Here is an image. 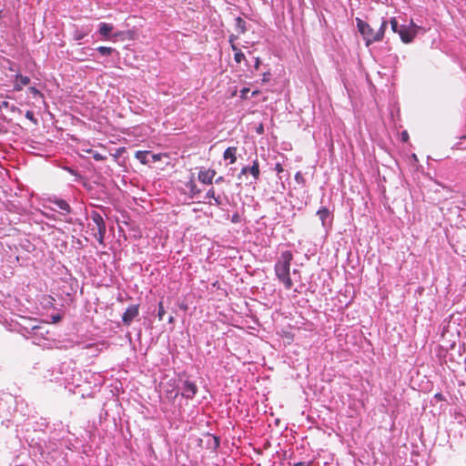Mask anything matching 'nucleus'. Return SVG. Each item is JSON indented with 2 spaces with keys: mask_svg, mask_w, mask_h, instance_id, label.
<instances>
[{
  "mask_svg": "<svg viewBox=\"0 0 466 466\" xmlns=\"http://www.w3.org/2000/svg\"><path fill=\"white\" fill-rule=\"evenodd\" d=\"M402 136H403V138H406L407 134L406 133H402Z\"/></svg>",
  "mask_w": 466,
  "mask_h": 466,
  "instance_id": "nucleus-43",
  "label": "nucleus"
},
{
  "mask_svg": "<svg viewBox=\"0 0 466 466\" xmlns=\"http://www.w3.org/2000/svg\"><path fill=\"white\" fill-rule=\"evenodd\" d=\"M236 30L238 34H244L246 32V22L240 16H238L236 19Z\"/></svg>",
  "mask_w": 466,
  "mask_h": 466,
  "instance_id": "nucleus-13",
  "label": "nucleus"
},
{
  "mask_svg": "<svg viewBox=\"0 0 466 466\" xmlns=\"http://www.w3.org/2000/svg\"><path fill=\"white\" fill-rule=\"evenodd\" d=\"M179 308L185 311L187 310V305L185 303L180 304Z\"/></svg>",
  "mask_w": 466,
  "mask_h": 466,
  "instance_id": "nucleus-34",
  "label": "nucleus"
},
{
  "mask_svg": "<svg viewBox=\"0 0 466 466\" xmlns=\"http://www.w3.org/2000/svg\"><path fill=\"white\" fill-rule=\"evenodd\" d=\"M317 214L319 217L322 224L324 225L327 218L329 216V209L327 208H322L318 210Z\"/></svg>",
  "mask_w": 466,
  "mask_h": 466,
  "instance_id": "nucleus-15",
  "label": "nucleus"
},
{
  "mask_svg": "<svg viewBox=\"0 0 466 466\" xmlns=\"http://www.w3.org/2000/svg\"><path fill=\"white\" fill-rule=\"evenodd\" d=\"M162 157H167L166 154H153L151 155L152 162H157L161 160Z\"/></svg>",
  "mask_w": 466,
  "mask_h": 466,
  "instance_id": "nucleus-26",
  "label": "nucleus"
},
{
  "mask_svg": "<svg viewBox=\"0 0 466 466\" xmlns=\"http://www.w3.org/2000/svg\"><path fill=\"white\" fill-rule=\"evenodd\" d=\"M230 46L235 53L240 50L235 44H231Z\"/></svg>",
  "mask_w": 466,
  "mask_h": 466,
  "instance_id": "nucleus-33",
  "label": "nucleus"
},
{
  "mask_svg": "<svg viewBox=\"0 0 466 466\" xmlns=\"http://www.w3.org/2000/svg\"><path fill=\"white\" fill-rule=\"evenodd\" d=\"M234 60L236 61V63L239 64L241 63L242 61L245 60V55L242 53L241 50H238V52L235 53L234 55Z\"/></svg>",
  "mask_w": 466,
  "mask_h": 466,
  "instance_id": "nucleus-21",
  "label": "nucleus"
},
{
  "mask_svg": "<svg viewBox=\"0 0 466 466\" xmlns=\"http://www.w3.org/2000/svg\"><path fill=\"white\" fill-rule=\"evenodd\" d=\"M207 438H208V442H212L211 446H212L213 449H217L219 446L220 441H219V439L218 437H216L214 435H211V434H208L207 436Z\"/></svg>",
  "mask_w": 466,
  "mask_h": 466,
  "instance_id": "nucleus-18",
  "label": "nucleus"
},
{
  "mask_svg": "<svg viewBox=\"0 0 466 466\" xmlns=\"http://www.w3.org/2000/svg\"><path fill=\"white\" fill-rule=\"evenodd\" d=\"M292 260V252L286 250L281 253L279 259L275 265L276 276L286 289H290L293 287V281L290 278V263Z\"/></svg>",
  "mask_w": 466,
  "mask_h": 466,
  "instance_id": "nucleus-2",
  "label": "nucleus"
},
{
  "mask_svg": "<svg viewBox=\"0 0 466 466\" xmlns=\"http://www.w3.org/2000/svg\"><path fill=\"white\" fill-rule=\"evenodd\" d=\"M16 81L18 83L15 84V90H21L23 86H26L30 82V78L26 76L23 75H16Z\"/></svg>",
  "mask_w": 466,
  "mask_h": 466,
  "instance_id": "nucleus-10",
  "label": "nucleus"
},
{
  "mask_svg": "<svg viewBox=\"0 0 466 466\" xmlns=\"http://www.w3.org/2000/svg\"><path fill=\"white\" fill-rule=\"evenodd\" d=\"M232 221H233V222H236V221H238V215H236V216H233Z\"/></svg>",
  "mask_w": 466,
  "mask_h": 466,
  "instance_id": "nucleus-41",
  "label": "nucleus"
},
{
  "mask_svg": "<svg viewBox=\"0 0 466 466\" xmlns=\"http://www.w3.org/2000/svg\"><path fill=\"white\" fill-rule=\"evenodd\" d=\"M247 173H250L255 181L258 180L260 176V169L258 158L252 161V165L250 167H242L238 177L241 178L242 176L246 175Z\"/></svg>",
  "mask_w": 466,
  "mask_h": 466,
  "instance_id": "nucleus-5",
  "label": "nucleus"
},
{
  "mask_svg": "<svg viewBox=\"0 0 466 466\" xmlns=\"http://www.w3.org/2000/svg\"><path fill=\"white\" fill-rule=\"evenodd\" d=\"M249 92V88L248 87H243L241 90H240V97L242 99H247L248 98V93Z\"/></svg>",
  "mask_w": 466,
  "mask_h": 466,
  "instance_id": "nucleus-27",
  "label": "nucleus"
},
{
  "mask_svg": "<svg viewBox=\"0 0 466 466\" xmlns=\"http://www.w3.org/2000/svg\"><path fill=\"white\" fill-rule=\"evenodd\" d=\"M191 191H192V193H194V194H195V193H197V192H198V190H197V189H196V185H193V186L191 187Z\"/></svg>",
  "mask_w": 466,
  "mask_h": 466,
  "instance_id": "nucleus-37",
  "label": "nucleus"
},
{
  "mask_svg": "<svg viewBox=\"0 0 466 466\" xmlns=\"http://www.w3.org/2000/svg\"><path fill=\"white\" fill-rule=\"evenodd\" d=\"M180 390L182 397L186 399H192L198 392V386L195 382L185 380L182 381Z\"/></svg>",
  "mask_w": 466,
  "mask_h": 466,
  "instance_id": "nucleus-4",
  "label": "nucleus"
},
{
  "mask_svg": "<svg viewBox=\"0 0 466 466\" xmlns=\"http://www.w3.org/2000/svg\"><path fill=\"white\" fill-rule=\"evenodd\" d=\"M215 176H216V170L209 168V169L200 170L198 172V180L200 182H202L203 184L211 185Z\"/></svg>",
  "mask_w": 466,
  "mask_h": 466,
  "instance_id": "nucleus-8",
  "label": "nucleus"
},
{
  "mask_svg": "<svg viewBox=\"0 0 466 466\" xmlns=\"http://www.w3.org/2000/svg\"><path fill=\"white\" fill-rule=\"evenodd\" d=\"M52 319H53V322L54 323H56V322L61 320L60 315H55V316L52 317Z\"/></svg>",
  "mask_w": 466,
  "mask_h": 466,
  "instance_id": "nucleus-31",
  "label": "nucleus"
},
{
  "mask_svg": "<svg viewBox=\"0 0 466 466\" xmlns=\"http://www.w3.org/2000/svg\"><path fill=\"white\" fill-rule=\"evenodd\" d=\"M259 93H260V92H259L258 90H254V91L252 92V96H258Z\"/></svg>",
  "mask_w": 466,
  "mask_h": 466,
  "instance_id": "nucleus-39",
  "label": "nucleus"
},
{
  "mask_svg": "<svg viewBox=\"0 0 466 466\" xmlns=\"http://www.w3.org/2000/svg\"><path fill=\"white\" fill-rule=\"evenodd\" d=\"M113 30V26L110 24L102 23L99 25V34L105 37H107Z\"/></svg>",
  "mask_w": 466,
  "mask_h": 466,
  "instance_id": "nucleus-11",
  "label": "nucleus"
},
{
  "mask_svg": "<svg viewBox=\"0 0 466 466\" xmlns=\"http://www.w3.org/2000/svg\"><path fill=\"white\" fill-rule=\"evenodd\" d=\"M238 148L236 147H228L223 153V158L229 160L230 164H234L237 161Z\"/></svg>",
  "mask_w": 466,
  "mask_h": 466,
  "instance_id": "nucleus-9",
  "label": "nucleus"
},
{
  "mask_svg": "<svg viewBox=\"0 0 466 466\" xmlns=\"http://www.w3.org/2000/svg\"><path fill=\"white\" fill-rule=\"evenodd\" d=\"M402 136H403V138H406L407 134L406 133H402Z\"/></svg>",
  "mask_w": 466,
  "mask_h": 466,
  "instance_id": "nucleus-42",
  "label": "nucleus"
},
{
  "mask_svg": "<svg viewBox=\"0 0 466 466\" xmlns=\"http://www.w3.org/2000/svg\"><path fill=\"white\" fill-rule=\"evenodd\" d=\"M29 90L35 96H39L43 97V95L41 94V92L38 89H36L35 87L32 86L29 88Z\"/></svg>",
  "mask_w": 466,
  "mask_h": 466,
  "instance_id": "nucleus-28",
  "label": "nucleus"
},
{
  "mask_svg": "<svg viewBox=\"0 0 466 466\" xmlns=\"http://www.w3.org/2000/svg\"><path fill=\"white\" fill-rule=\"evenodd\" d=\"M207 198H213L215 201V205L217 206H219L221 204L220 198L215 196V189L213 187L207 192Z\"/></svg>",
  "mask_w": 466,
  "mask_h": 466,
  "instance_id": "nucleus-17",
  "label": "nucleus"
},
{
  "mask_svg": "<svg viewBox=\"0 0 466 466\" xmlns=\"http://www.w3.org/2000/svg\"><path fill=\"white\" fill-rule=\"evenodd\" d=\"M390 26H391L392 31L394 33H398L399 30H400V26H399V24H398V21H397L396 17L390 18Z\"/></svg>",
  "mask_w": 466,
  "mask_h": 466,
  "instance_id": "nucleus-22",
  "label": "nucleus"
},
{
  "mask_svg": "<svg viewBox=\"0 0 466 466\" xmlns=\"http://www.w3.org/2000/svg\"><path fill=\"white\" fill-rule=\"evenodd\" d=\"M174 322H175V318H174L173 316H170V317L168 318V323L172 324V323H174Z\"/></svg>",
  "mask_w": 466,
  "mask_h": 466,
  "instance_id": "nucleus-36",
  "label": "nucleus"
},
{
  "mask_svg": "<svg viewBox=\"0 0 466 466\" xmlns=\"http://www.w3.org/2000/svg\"><path fill=\"white\" fill-rule=\"evenodd\" d=\"M356 25L360 34L365 41V45L369 46L373 43L383 40L388 22L382 17L380 27L377 31H375L369 23L359 17L356 18Z\"/></svg>",
  "mask_w": 466,
  "mask_h": 466,
  "instance_id": "nucleus-1",
  "label": "nucleus"
},
{
  "mask_svg": "<svg viewBox=\"0 0 466 466\" xmlns=\"http://www.w3.org/2000/svg\"><path fill=\"white\" fill-rule=\"evenodd\" d=\"M91 219L94 223L92 230L94 231V236H95L96 239L100 244H104V238H105L106 228V224H105V221H104L102 216L99 213L94 211L91 214Z\"/></svg>",
  "mask_w": 466,
  "mask_h": 466,
  "instance_id": "nucleus-3",
  "label": "nucleus"
},
{
  "mask_svg": "<svg viewBox=\"0 0 466 466\" xmlns=\"http://www.w3.org/2000/svg\"><path fill=\"white\" fill-rule=\"evenodd\" d=\"M86 35H87L86 32H81V31L76 30L75 33H74V39L76 40V41L81 40Z\"/></svg>",
  "mask_w": 466,
  "mask_h": 466,
  "instance_id": "nucleus-24",
  "label": "nucleus"
},
{
  "mask_svg": "<svg viewBox=\"0 0 466 466\" xmlns=\"http://www.w3.org/2000/svg\"><path fill=\"white\" fill-rule=\"evenodd\" d=\"M398 34H399L401 41L403 43L408 44V43H410L414 39V37L416 35V31L414 29L408 28L405 25H400Z\"/></svg>",
  "mask_w": 466,
  "mask_h": 466,
  "instance_id": "nucleus-7",
  "label": "nucleus"
},
{
  "mask_svg": "<svg viewBox=\"0 0 466 466\" xmlns=\"http://www.w3.org/2000/svg\"><path fill=\"white\" fill-rule=\"evenodd\" d=\"M293 466H305V462L299 461L295 463Z\"/></svg>",
  "mask_w": 466,
  "mask_h": 466,
  "instance_id": "nucleus-38",
  "label": "nucleus"
},
{
  "mask_svg": "<svg viewBox=\"0 0 466 466\" xmlns=\"http://www.w3.org/2000/svg\"><path fill=\"white\" fill-rule=\"evenodd\" d=\"M224 182V177H218L217 179H216V183L218 184V183H222Z\"/></svg>",
  "mask_w": 466,
  "mask_h": 466,
  "instance_id": "nucleus-35",
  "label": "nucleus"
},
{
  "mask_svg": "<svg viewBox=\"0 0 466 466\" xmlns=\"http://www.w3.org/2000/svg\"><path fill=\"white\" fill-rule=\"evenodd\" d=\"M275 170L279 174V173L283 172L284 169L280 163H277L275 166Z\"/></svg>",
  "mask_w": 466,
  "mask_h": 466,
  "instance_id": "nucleus-29",
  "label": "nucleus"
},
{
  "mask_svg": "<svg viewBox=\"0 0 466 466\" xmlns=\"http://www.w3.org/2000/svg\"><path fill=\"white\" fill-rule=\"evenodd\" d=\"M295 177H296V180L300 179V177H301L300 173H299H299H297V174H296V176H295Z\"/></svg>",
  "mask_w": 466,
  "mask_h": 466,
  "instance_id": "nucleus-40",
  "label": "nucleus"
},
{
  "mask_svg": "<svg viewBox=\"0 0 466 466\" xmlns=\"http://www.w3.org/2000/svg\"><path fill=\"white\" fill-rule=\"evenodd\" d=\"M25 117L27 119H29L30 121H32L34 124L37 123V120L35 118V115H34L33 111H30V110L26 111Z\"/></svg>",
  "mask_w": 466,
  "mask_h": 466,
  "instance_id": "nucleus-25",
  "label": "nucleus"
},
{
  "mask_svg": "<svg viewBox=\"0 0 466 466\" xmlns=\"http://www.w3.org/2000/svg\"><path fill=\"white\" fill-rule=\"evenodd\" d=\"M97 51L102 55V56H110L114 49L112 47H108V46H99L97 48Z\"/></svg>",
  "mask_w": 466,
  "mask_h": 466,
  "instance_id": "nucleus-20",
  "label": "nucleus"
},
{
  "mask_svg": "<svg viewBox=\"0 0 466 466\" xmlns=\"http://www.w3.org/2000/svg\"><path fill=\"white\" fill-rule=\"evenodd\" d=\"M165 313H166V311L164 309L163 301H160L158 303V312H157V317H158L159 320L163 319Z\"/></svg>",
  "mask_w": 466,
  "mask_h": 466,
  "instance_id": "nucleus-23",
  "label": "nucleus"
},
{
  "mask_svg": "<svg viewBox=\"0 0 466 466\" xmlns=\"http://www.w3.org/2000/svg\"><path fill=\"white\" fill-rule=\"evenodd\" d=\"M139 313V306L138 305H130L122 316V320L125 325L129 326L133 319L138 316Z\"/></svg>",
  "mask_w": 466,
  "mask_h": 466,
  "instance_id": "nucleus-6",
  "label": "nucleus"
},
{
  "mask_svg": "<svg viewBox=\"0 0 466 466\" xmlns=\"http://www.w3.org/2000/svg\"><path fill=\"white\" fill-rule=\"evenodd\" d=\"M52 202L56 204L57 208H60L61 210L66 211L67 213L70 212V206L66 200L56 198Z\"/></svg>",
  "mask_w": 466,
  "mask_h": 466,
  "instance_id": "nucleus-14",
  "label": "nucleus"
},
{
  "mask_svg": "<svg viewBox=\"0 0 466 466\" xmlns=\"http://www.w3.org/2000/svg\"><path fill=\"white\" fill-rule=\"evenodd\" d=\"M259 65H260V59H259V57H257L256 61H255V66H254L256 70L258 69Z\"/></svg>",
  "mask_w": 466,
  "mask_h": 466,
  "instance_id": "nucleus-32",
  "label": "nucleus"
},
{
  "mask_svg": "<svg viewBox=\"0 0 466 466\" xmlns=\"http://www.w3.org/2000/svg\"><path fill=\"white\" fill-rule=\"evenodd\" d=\"M237 38H238V36H237V35H231L229 36V40H228V41H229V43H230V45H231V44H235V41H236V39H237Z\"/></svg>",
  "mask_w": 466,
  "mask_h": 466,
  "instance_id": "nucleus-30",
  "label": "nucleus"
},
{
  "mask_svg": "<svg viewBox=\"0 0 466 466\" xmlns=\"http://www.w3.org/2000/svg\"><path fill=\"white\" fill-rule=\"evenodd\" d=\"M148 155V151H137L135 157L137 159L140 161L141 164L147 165L149 163V160L147 158Z\"/></svg>",
  "mask_w": 466,
  "mask_h": 466,
  "instance_id": "nucleus-12",
  "label": "nucleus"
},
{
  "mask_svg": "<svg viewBox=\"0 0 466 466\" xmlns=\"http://www.w3.org/2000/svg\"><path fill=\"white\" fill-rule=\"evenodd\" d=\"M85 151H86V153H88V154H91V155H92V157H94V159H95V160H96V161H102V160L106 159V156H103V155H101V154H99V153H97V152H95V151H93V150H92V149H90V148H89V149H86V150H85Z\"/></svg>",
  "mask_w": 466,
  "mask_h": 466,
  "instance_id": "nucleus-19",
  "label": "nucleus"
},
{
  "mask_svg": "<svg viewBox=\"0 0 466 466\" xmlns=\"http://www.w3.org/2000/svg\"><path fill=\"white\" fill-rule=\"evenodd\" d=\"M179 394V390L173 387L171 390H167L166 396L170 400H174Z\"/></svg>",
  "mask_w": 466,
  "mask_h": 466,
  "instance_id": "nucleus-16",
  "label": "nucleus"
}]
</instances>
